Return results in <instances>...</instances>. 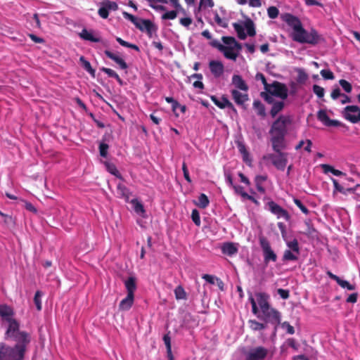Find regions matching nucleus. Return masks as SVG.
<instances>
[{
  "label": "nucleus",
  "instance_id": "4c0bfd02",
  "mask_svg": "<svg viewBox=\"0 0 360 360\" xmlns=\"http://www.w3.org/2000/svg\"><path fill=\"white\" fill-rule=\"evenodd\" d=\"M238 148L239 152L241 153V155L243 156V160L245 162H250L251 159L250 158V154H249L248 150L246 149L245 146L242 143H239Z\"/></svg>",
  "mask_w": 360,
  "mask_h": 360
},
{
  "label": "nucleus",
  "instance_id": "09e8293b",
  "mask_svg": "<svg viewBox=\"0 0 360 360\" xmlns=\"http://www.w3.org/2000/svg\"><path fill=\"white\" fill-rule=\"evenodd\" d=\"M116 41L122 46L131 48L132 49H134L136 51H139V48L136 44H130L120 37H117Z\"/></svg>",
  "mask_w": 360,
  "mask_h": 360
},
{
  "label": "nucleus",
  "instance_id": "c85d7f7f",
  "mask_svg": "<svg viewBox=\"0 0 360 360\" xmlns=\"http://www.w3.org/2000/svg\"><path fill=\"white\" fill-rule=\"evenodd\" d=\"M131 204L133 205L134 212L142 217H146V210L143 204L139 202L137 199H133L131 200Z\"/></svg>",
  "mask_w": 360,
  "mask_h": 360
},
{
  "label": "nucleus",
  "instance_id": "39448f33",
  "mask_svg": "<svg viewBox=\"0 0 360 360\" xmlns=\"http://www.w3.org/2000/svg\"><path fill=\"white\" fill-rule=\"evenodd\" d=\"M233 26L240 39H245L247 34L250 37H253L256 34L255 24L250 18H247L243 25L236 22L233 23Z\"/></svg>",
  "mask_w": 360,
  "mask_h": 360
},
{
  "label": "nucleus",
  "instance_id": "0e129e2a",
  "mask_svg": "<svg viewBox=\"0 0 360 360\" xmlns=\"http://www.w3.org/2000/svg\"><path fill=\"white\" fill-rule=\"evenodd\" d=\"M281 327L283 329L286 330V333L292 335L295 333V329L292 326H291L288 322L285 321L281 324Z\"/></svg>",
  "mask_w": 360,
  "mask_h": 360
},
{
  "label": "nucleus",
  "instance_id": "58836bf2",
  "mask_svg": "<svg viewBox=\"0 0 360 360\" xmlns=\"http://www.w3.org/2000/svg\"><path fill=\"white\" fill-rule=\"evenodd\" d=\"M248 323L250 328L255 331L262 330L266 328V324L259 323L255 320H250Z\"/></svg>",
  "mask_w": 360,
  "mask_h": 360
},
{
  "label": "nucleus",
  "instance_id": "7ed1b4c3",
  "mask_svg": "<svg viewBox=\"0 0 360 360\" xmlns=\"http://www.w3.org/2000/svg\"><path fill=\"white\" fill-rule=\"evenodd\" d=\"M292 39L301 44H316L319 41L320 36L318 32L312 29L307 32L302 27L295 33H292Z\"/></svg>",
  "mask_w": 360,
  "mask_h": 360
},
{
  "label": "nucleus",
  "instance_id": "72a5a7b5",
  "mask_svg": "<svg viewBox=\"0 0 360 360\" xmlns=\"http://www.w3.org/2000/svg\"><path fill=\"white\" fill-rule=\"evenodd\" d=\"M79 61L81 62L83 68L88 72L92 77H95L96 71L92 68L91 63L87 61L84 56H81L79 58Z\"/></svg>",
  "mask_w": 360,
  "mask_h": 360
},
{
  "label": "nucleus",
  "instance_id": "2eb2a0df",
  "mask_svg": "<svg viewBox=\"0 0 360 360\" xmlns=\"http://www.w3.org/2000/svg\"><path fill=\"white\" fill-rule=\"evenodd\" d=\"M271 134V142L272 143L273 150L276 153H280L283 149L285 148V135L270 134Z\"/></svg>",
  "mask_w": 360,
  "mask_h": 360
},
{
  "label": "nucleus",
  "instance_id": "338daca9",
  "mask_svg": "<svg viewBox=\"0 0 360 360\" xmlns=\"http://www.w3.org/2000/svg\"><path fill=\"white\" fill-rule=\"evenodd\" d=\"M255 79L257 81L260 80L262 82L265 90L267 89V87L270 84L267 83L266 79L262 73H260V72L257 73V75L255 76Z\"/></svg>",
  "mask_w": 360,
  "mask_h": 360
},
{
  "label": "nucleus",
  "instance_id": "4d7b16f0",
  "mask_svg": "<svg viewBox=\"0 0 360 360\" xmlns=\"http://www.w3.org/2000/svg\"><path fill=\"white\" fill-rule=\"evenodd\" d=\"M293 202L300 209V210L307 215L309 213V210L307 207L302 202V201L297 198H294Z\"/></svg>",
  "mask_w": 360,
  "mask_h": 360
},
{
  "label": "nucleus",
  "instance_id": "de8ad7c7",
  "mask_svg": "<svg viewBox=\"0 0 360 360\" xmlns=\"http://www.w3.org/2000/svg\"><path fill=\"white\" fill-rule=\"evenodd\" d=\"M42 295H43V293L39 290H37L34 295V302L38 311H40L41 309V298Z\"/></svg>",
  "mask_w": 360,
  "mask_h": 360
},
{
  "label": "nucleus",
  "instance_id": "e2e57ef3",
  "mask_svg": "<svg viewBox=\"0 0 360 360\" xmlns=\"http://www.w3.org/2000/svg\"><path fill=\"white\" fill-rule=\"evenodd\" d=\"M177 16V12L176 11H170L165 13L162 15L163 20H174Z\"/></svg>",
  "mask_w": 360,
  "mask_h": 360
},
{
  "label": "nucleus",
  "instance_id": "a211bd4d",
  "mask_svg": "<svg viewBox=\"0 0 360 360\" xmlns=\"http://www.w3.org/2000/svg\"><path fill=\"white\" fill-rule=\"evenodd\" d=\"M221 250L223 254L232 257L238 252V244L232 242H226L221 245Z\"/></svg>",
  "mask_w": 360,
  "mask_h": 360
},
{
  "label": "nucleus",
  "instance_id": "7c9ffc66",
  "mask_svg": "<svg viewBox=\"0 0 360 360\" xmlns=\"http://www.w3.org/2000/svg\"><path fill=\"white\" fill-rule=\"evenodd\" d=\"M233 189L237 194L240 195L243 198L251 200L256 205H259V202L253 196L244 191L243 187L241 186H233Z\"/></svg>",
  "mask_w": 360,
  "mask_h": 360
},
{
  "label": "nucleus",
  "instance_id": "ea45409f",
  "mask_svg": "<svg viewBox=\"0 0 360 360\" xmlns=\"http://www.w3.org/2000/svg\"><path fill=\"white\" fill-rule=\"evenodd\" d=\"M248 300L252 305V314L256 315L259 319V316L261 314V310L259 307H257L255 297L252 295H250Z\"/></svg>",
  "mask_w": 360,
  "mask_h": 360
},
{
  "label": "nucleus",
  "instance_id": "69168bd1",
  "mask_svg": "<svg viewBox=\"0 0 360 360\" xmlns=\"http://www.w3.org/2000/svg\"><path fill=\"white\" fill-rule=\"evenodd\" d=\"M320 73L325 79H333L335 78L334 74L330 70H322Z\"/></svg>",
  "mask_w": 360,
  "mask_h": 360
},
{
  "label": "nucleus",
  "instance_id": "aec40b11",
  "mask_svg": "<svg viewBox=\"0 0 360 360\" xmlns=\"http://www.w3.org/2000/svg\"><path fill=\"white\" fill-rule=\"evenodd\" d=\"M212 101L217 107H219L221 109L228 108L235 110L233 105L226 97L217 98L215 96H212Z\"/></svg>",
  "mask_w": 360,
  "mask_h": 360
},
{
  "label": "nucleus",
  "instance_id": "3c124183",
  "mask_svg": "<svg viewBox=\"0 0 360 360\" xmlns=\"http://www.w3.org/2000/svg\"><path fill=\"white\" fill-rule=\"evenodd\" d=\"M163 340L167 347V353L169 356L170 360H173V357L172 355V349H171V339L168 335H165L163 337Z\"/></svg>",
  "mask_w": 360,
  "mask_h": 360
},
{
  "label": "nucleus",
  "instance_id": "f3484780",
  "mask_svg": "<svg viewBox=\"0 0 360 360\" xmlns=\"http://www.w3.org/2000/svg\"><path fill=\"white\" fill-rule=\"evenodd\" d=\"M209 68L214 77H220L224 71V66L219 60H212L209 62Z\"/></svg>",
  "mask_w": 360,
  "mask_h": 360
},
{
  "label": "nucleus",
  "instance_id": "473e14b6",
  "mask_svg": "<svg viewBox=\"0 0 360 360\" xmlns=\"http://www.w3.org/2000/svg\"><path fill=\"white\" fill-rule=\"evenodd\" d=\"M252 106L259 116H261L262 117H264L266 116L265 107L260 101L255 100L252 103Z\"/></svg>",
  "mask_w": 360,
  "mask_h": 360
},
{
  "label": "nucleus",
  "instance_id": "680f3d73",
  "mask_svg": "<svg viewBox=\"0 0 360 360\" xmlns=\"http://www.w3.org/2000/svg\"><path fill=\"white\" fill-rule=\"evenodd\" d=\"M103 6L108 11H116L118 8V6L116 2L107 1L103 3Z\"/></svg>",
  "mask_w": 360,
  "mask_h": 360
},
{
  "label": "nucleus",
  "instance_id": "dca6fc26",
  "mask_svg": "<svg viewBox=\"0 0 360 360\" xmlns=\"http://www.w3.org/2000/svg\"><path fill=\"white\" fill-rule=\"evenodd\" d=\"M317 117L326 127H340L341 126V122L336 120H330L326 112L323 110H320L317 113Z\"/></svg>",
  "mask_w": 360,
  "mask_h": 360
},
{
  "label": "nucleus",
  "instance_id": "a878e982",
  "mask_svg": "<svg viewBox=\"0 0 360 360\" xmlns=\"http://www.w3.org/2000/svg\"><path fill=\"white\" fill-rule=\"evenodd\" d=\"M231 95L234 101L238 105H243L245 101L248 100V95L246 93H241L237 89L231 90Z\"/></svg>",
  "mask_w": 360,
  "mask_h": 360
},
{
  "label": "nucleus",
  "instance_id": "bb28decb",
  "mask_svg": "<svg viewBox=\"0 0 360 360\" xmlns=\"http://www.w3.org/2000/svg\"><path fill=\"white\" fill-rule=\"evenodd\" d=\"M79 36L81 39L91 42L101 41V38L99 37L94 36L93 34V31H88L85 28L82 30V32L79 34Z\"/></svg>",
  "mask_w": 360,
  "mask_h": 360
},
{
  "label": "nucleus",
  "instance_id": "a19ab883",
  "mask_svg": "<svg viewBox=\"0 0 360 360\" xmlns=\"http://www.w3.org/2000/svg\"><path fill=\"white\" fill-rule=\"evenodd\" d=\"M0 360H9L8 346L0 343Z\"/></svg>",
  "mask_w": 360,
  "mask_h": 360
},
{
  "label": "nucleus",
  "instance_id": "e433bc0d",
  "mask_svg": "<svg viewBox=\"0 0 360 360\" xmlns=\"http://www.w3.org/2000/svg\"><path fill=\"white\" fill-rule=\"evenodd\" d=\"M285 243L289 250H291L295 253L300 254L299 243L296 238L288 240Z\"/></svg>",
  "mask_w": 360,
  "mask_h": 360
},
{
  "label": "nucleus",
  "instance_id": "9d476101",
  "mask_svg": "<svg viewBox=\"0 0 360 360\" xmlns=\"http://www.w3.org/2000/svg\"><path fill=\"white\" fill-rule=\"evenodd\" d=\"M342 117L351 123L360 122V107L356 105H347L342 111Z\"/></svg>",
  "mask_w": 360,
  "mask_h": 360
},
{
  "label": "nucleus",
  "instance_id": "c03bdc74",
  "mask_svg": "<svg viewBox=\"0 0 360 360\" xmlns=\"http://www.w3.org/2000/svg\"><path fill=\"white\" fill-rule=\"evenodd\" d=\"M108 172H109L111 174L115 176L119 179H122L120 172L117 169L115 165L107 162L105 164Z\"/></svg>",
  "mask_w": 360,
  "mask_h": 360
},
{
  "label": "nucleus",
  "instance_id": "8fccbe9b",
  "mask_svg": "<svg viewBox=\"0 0 360 360\" xmlns=\"http://www.w3.org/2000/svg\"><path fill=\"white\" fill-rule=\"evenodd\" d=\"M337 283L342 288H346L348 290H355V285L350 284L348 281L342 280L340 278Z\"/></svg>",
  "mask_w": 360,
  "mask_h": 360
},
{
  "label": "nucleus",
  "instance_id": "0eeeda50",
  "mask_svg": "<svg viewBox=\"0 0 360 360\" xmlns=\"http://www.w3.org/2000/svg\"><path fill=\"white\" fill-rule=\"evenodd\" d=\"M263 160H271L276 169L283 171L288 162V153L282 151L276 154L269 153L263 156Z\"/></svg>",
  "mask_w": 360,
  "mask_h": 360
},
{
  "label": "nucleus",
  "instance_id": "9b49d317",
  "mask_svg": "<svg viewBox=\"0 0 360 360\" xmlns=\"http://www.w3.org/2000/svg\"><path fill=\"white\" fill-rule=\"evenodd\" d=\"M28 344L17 342L13 347L8 346L9 360H22Z\"/></svg>",
  "mask_w": 360,
  "mask_h": 360
},
{
  "label": "nucleus",
  "instance_id": "79ce46f5",
  "mask_svg": "<svg viewBox=\"0 0 360 360\" xmlns=\"http://www.w3.org/2000/svg\"><path fill=\"white\" fill-rule=\"evenodd\" d=\"M174 295L176 300L186 299V292L181 285H178L174 289Z\"/></svg>",
  "mask_w": 360,
  "mask_h": 360
},
{
  "label": "nucleus",
  "instance_id": "6e6d98bb",
  "mask_svg": "<svg viewBox=\"0 0 360 360\" xmlns=\"http://www.w3.org/2000/svg\"><path fill=\"white\" fill-rule=\"evenodd\" d=\"M340 85L347 93H350L352 90V84L345 79H340L339 81Z\"/></svg>",
  "mask_w": 360,
  "mask_h": 360
},
{
  "label": "nucleus",
  "instance_id": "f704fd0d",
  "mask_svg": "<svg viewBox=\"0 0 360 360\" xmlns=\"http://www.w3.org/2000/svg\"><path fill=\"white\" fill-rule=\"evenodd\" d=\"M300 254L295 253L291 250H285L283 252L282 260L283 262L297 261Z\"/></svg>",
  "mask_w": 360,
  "mask_h": 360
},
{
  "label": "nucleus",
  "instance_id": "f257e3e1",
  "mask_svg": "<svg viewBox=\"0 0 360 360\" xmlns=\"http://www.w3.org/2000/svg\"><path fill=\"white\" fill-rule=\"evenodd\" d=\"M13 310L6 304H0V316L8 323L6 332V338H12L17 342H30V335L25 331L19 330L18 322L13 318Z\"/></svg>",
  "mask_w": 360,
  "mask_h": 360
},
{
  "label": "nucleus",
  "instance_id": "13d9d810",
  "mask_svg": "<svg viewBox=\"0 0 360 360\" xmlns=\"http://www.w3.org/2000/svg\"><path fill=\"white\" fill-rule=\"evenodd\" d=\"M313 92L319 98H321L324 96L325 90L323 87L314 84L313 86Z\"/></svg>",
  "mask_w": 360,
  "mask_h": 360
},
{
  "label": "nucleus",
  "instance_id": "5fc2aeb1",
  "mask_svg": "<svg viewBox=\"0 0 360 360\" xmlns=\"http://www.w3.org/2000/svg\"><path fill=\"white\" fill-rule=\"evenodd\" d=\"M214 21L216 23L221 27H226L228 26V23L226 19L221 18L219 17L217 13H214Z\"/></svg>",
  "mask_w": 360,
  "mask_h": 360
},
{
  "label": "nucleus",
  "instance_id": "4be33fe9",
  "mask_svg": "<svg viewBox=\"0 0 360 360\" xmlns=\"http://www.w3.org/2000/svg\"><path fill=\"white\" fill-rule=\"evenodd\" d=\"M222 41L224 43L225 47H230L232 49H236L237 51H240L242 49V46L239 44L234 37H223Z\"/></svg>",
  "mask_w": 360,
  "mask_h": 360
},
{
  "label": "nucleus",
  "instance_id": "bf43d9fd",
  "mask_svg": "<svg viewBox=\"0 0 360 360\" xmlns=\"http://www.w3.org/2000/svg\"><path fill=\"white\" fill-rule=\"evenodd\" d=\"M191 219L196 226L200 225V217L199 212L197 210H193L191 213Z\"/></svg>",
  "mask_w": 360,
  "mask_h": 360
},
{
  "label": "nucleus",
  "instance_id": "4468645a",
  "mask_svg": "<svg viewBox=\"0 0 360 360\" xmlns=\"http://www.w3.org/2000/svg\"><path fill=\"white\" fill-rule=\"evenodd\" d=\"M281 18L292 29V33H295L302 27L300 20L290 13L282 14Z\"/></svg>",
  "mask_w": 360,
  "mask_h": 360
},
{
  "label": "nucleus",
  "instance_id": "b1692460",
  "mask_svg": "<svg viewBox=\"0 0 360 360\" xmlns=\"http://www.w3.org/2000/svg\"><path fill=\"white\" fill-rule=\"evenodd\" d=\"M134 301V295H128L125 298H124L119 304V309L121 311H128L129 310Z\"/></svg>",
  "mask_w": 360,
  "mask_h": 360
},
{
  "label": "nucleus",
  "instance_id": "774afa93",
  "mask_svg": "<svg viewBox=\"0 0 360 360\" xmlns=\"http://www.w3.org/2000/svg\"><path fill=\"white\" fill-rule=\"evenodd\" d=\"M165 101L168 103L172 104V108L173 111H175L179 107H180L179 103L176 100H174L172 97H166Z\"/></svg>",
  "mask_w": 360,
  "mask_h": 360
},
{
  "label": "nucleus",
  "instance_id": "f03ea898",
  "mask_svg": "<svg viewBox=\"0 0 360 360\" xmlns=\"http://www.w3.org/2000/svg\"><path fill=\"white\" fill-rule=\"evenodd\" d=\"M122 15L125 19L131 22L140 31L146 32L149 37H152L157 30L156 26L150 20L139 18L127 11H123Z\"/></svg>",
  "mask_w": 360,
  "mask_h": 360
},
{
  "label": "nucleus",
  "instance_id": "c9c22d12",
  "mask_svg": "<svg viewBox=\"0 0 360 360\" xmlns=\"http://www.w3.org/2000/svg\"><path fill=\"white\" fill-rule=\"evenodd\" d=\"M210 204V200L207 198V196L204 194L201 193L198 198V201L195 202V205L202 209L206 208Z\"/></svg>",
  "mask_w": 360,
  "mask_h": 360
},
{
  "label": "nucleus",
  "instance_id": "20e7f679",
  "mask_svg": "<svg viewBox=\"0 0 360 360\" xmlns=\"http://www.w3.org/2000/svg\"><path fill=\"white\" fill-rule=\"evenodd\" d=\"M292 122V119L289 115H280L272 124L269 130V134H276L286 135L288 132V126Z\"/></svg>",
  "mask_w": 360,
  "mask_h": 360
},
{
  "label": "nucleus",
  "instance_id": "423d86ee",
  "mask_svg": "<svg viewBox=\"0 0 360 360\" xmlns=\"http://www.w3.org/2000/svg\"><path fill=\"white\" fill-rule=\"evenodd\" d=\"M259 243L262 250L265 264L267 265L270 262H276L277 255L272 250L268 239L263 236H260L259 237Z\"/></svg>",
  "mask_w": 360,
  "mask_h": 360
},
{
  "label": "nucleus",
  "instance_id": "1a4fd4ad",
  "mask_svg": "<svg viewBox=\"0 0 360 360\" xmlns=\"http://www.w3.org/2000/svg\"><path fill=\"white\" fill-rule=\"evenodd\" d=\"M265 91L281 100H285L288 96V89L285 84L278 82H274L269 84Z\"/></svg>",
  "mask_w": 360,
  "mask_h": 360
},
{
  "label": "nucleus",
  "instance_id": "c756f323",
  "mask_svg": "<svg viewBox=\"0 0 360 360\" xmlns=\"http://www.w3.org/2000/svg\"><path fill=\"white\" fill-rule=\"evenodd\" d=\"M283 101L284 100L275 101L272 104V108L270 111V114L272 117H275L278 114V112H280L283 109L285 106V103Z\"/></svg>",
  "mask_w": 360,
  "mask_h": 360
},
{
  "label": "nucleus",
  "instance_id": "5701e85b",
  "mask_svg": "<svg viewBox=\"0 0 360 360\" xmlns=\"http://www.w3.org/2000/svg\"><path fill=\"white\" fill-rule=\"evenodd\" d=\"M220 48V51L223 53L225 58L233 61L236 60L239 51H237L236 49H232V48L230 49V47H225L224 46H221Z\"/></svg>",
  "mask_w": 360,
  "mask_h": 360
},
{
  "label": "nucleus",
  "instance_id": "412c9836",
  "mask_svg": "<svg viewBox=\"0 0 360 360\" xmlns=\"http://www.w3.org/2000/svg\"><path fill=\"white\" fill-rule=\"evenodd\" d=\"M104 53H105V55L108 58H109L111 60H112L113 61H115L120 66V68L121 69L126 70L128 68L126 62L122 58H120L119 56H117V54H115L108 50L105 51Z\"/></svg>",
  "mask_w": 360,
  "mask_h": 360
},
{
  "label": "nucleus",
  "instance_id": "49530a36",
  "mask_svg": "<svg viewBox=\"0 0 360 360\" xmlns=\"http://www.w3.org/2000/svg\"><path fill=\"white\" fill-rule=\"evenodd\" d=\"M117 191L120 195H121L122 197L125 198L126 199H128L129 197V189L123 184H118L117 185Z\"/></svg>",
  "mask_w": 360,
  "mask_h": 360
},
{
  "label": "nucleus",
  "instance_id": "2f4dec72",
  "mask_svg": "<svg viewBox=\"0 0 360 360\" xmlns=\"http://www.w3.org/2000/svg\"><path fill=\"white\" fill-rule=\"evenodd\" d=\"M321 167L323 169V172L325 174H328V173L330 172L333 175L337 176H342L346 175L345 173H344L338 169H335L333 167H332L330 165L322 164V165H321Z\"/></svg>",
  "mask_w": 360,
  "mask_h": 360
},
{
  "label": "nucleus",
  "instance_id": "a18cd8bd",
  "mask_svg": "<svg viewBox=\"0 0 360 360\" xmlns=\"http://www.w3.org/2000/svg\"><path fill=\"white\" fill-rule=\"evenodd\" d=\"M103 72H105L108 77L115 78L119 83H122V79L115 71L110 68H103Z\"/></svg>",
  "mask_w": 360,
  "mask_h": 360
},
{
  "label": "nucleus",
  "instance_id": "393cba45",
  "mask_svg": "<svg viewBox=\"0 0 360 360\" xmlns=\"http://www.w3.org/2000/svg\"><path fill=\"white\" fill-rule=\"evenodd\" d=\"M124 283L127 291V294L134 295V292L137 288L136 278L134 276H130L124 281Z\"/></svg>",
  "mask_w": 360,
  "mask_h": 360
},
{
  "label": "nucleus",
  "instance_id": "f8f14e48",
  "mask_svg": "<svg viewBox=\"0 0 360 360\" xmlns=\"http://www.w3.org/2000/svg\"><path fill=\"white\" fill-rule=\"evenodd\" d=\"M266 206L267 209L273 214L276 215L277 219H284L285 221H289L290 219V215L288 211L276 203L274 201H269Z\"/></svg>",
  "mask_w": 360,
  "mask_h": 360
},
{
  "label": "nucleus",
  "instance_id": "603ef678",
  "mask_svg": "<svg viewBox=\"0 0 360 360\" xmlns=\"http://www.w3.org/2000/svg\"><path fill=\"white\" fill-rule=\"evenodd\" d=\"M260 96L269 104H273L275 102L273 98L274 96L266 91L261 92Z\"/></svg>",
  "mask_w": 360,
  "mask_h": 360
},
{
  "label": "nucleus",
  "instance_id": "864d4df0",
  "mask_svg": "<svg viewBox=\"0 0 360 360\" xmlns=\"http://www.w3.org/2000/svg\"><path fill=\"white\" fill-rule=\"evenodd\" d=\"M267 14L270 18L274 19L278 17L279 11L276 6H270L267 8Z\"/></svg>",
  "mask_w": 360,
  "mask_h": 360
},
{
  "label": "nucleus",
  "instance_id": "6ab92c4d",
  "mask_svg": "<svg viewBox=\"0 0 360 360\" xmlns=\"http://www.w3.org/2000/svg\"><path fill=\"white\" fill-rule=\"evenodd\" d=\"M269 295L266 292H256L255 294L257 305L259 306L260 310L270 305L269 302Z\"/></svg>",
  "mask_w": 360,
  "mask_h": 360
},
{
  "label": "nucleus",
  "instance_id": "ddd939ff",
  "mask_svg": "<svg viewBox=\"0 0 360 360\" xmlns=\"http://www.w3.org/2000/svg\"><path fill=\"white\" fill-rule=\"evenodd\" d=\"M268 354V350L264 347H257L250 349L245 354V360H264Z\"/></svg>",
  "mask_w": 360,
  "mask_h": 360
},
{
  "label": "nucleus",
  "instance_id": "37998d69",
  "mask_svg": "<svg viewBox=\"0 0 360 360\" xmlns=\"http://www.w3.org/2000/svg\"><path fill=\"white\" fill-rule=\"evenodd\" d=\"M297 82L300 84H304L308 79V75L306 73L304 69L298 68L297 70Z\"/></svg>",
  "mask_w": 360,
  "mask_h": 360
},
{
  "label": "nucleus",
  "instance_id": "052dcab7",
  "mask_svg": "<svg viewBox=\"0 0 360 360\" xmlns=\"http://www.w3.org/2000/svg\"><path fill=\"white\" fill-rule=\"evenodd\" d=\"M109 146L105 143H101L99 145V153L101 157L106 158Z\"/></svg>",
  "mask_w": 360,
  "mask_h": 360
},
{
  "label": "nucleus",
  "instance_id": "6e6552de",
  "mask_svg": "<svg viewBox=\"0 0 360 360\" xmlns=\"http://www.w3.org/2000/svg\"><path fill=\"white\" fill-rule=\"evenodd\" d=\"M259 319L266 323L277 325L280 323L281 314L277 310L269 305L266 308L261 309V314L259 316Z\"/></svg>",
  "mask_w": 360,
  "mask_h": 360
},
{
  "label": "nucleus",
  "instance_id": "cd10ccee",
  "mask_svg": "<svg viewBox=\"0 0 360 360\" xmlns=\"http://www.w3.org/2000/svg\"><path fill=\"white\" fill-rule=\"evenodd\" d=\"M232 84L240 90L244 91H247L248 90V85L240 75H235L233 76Z\"/></svg>",
  "mask_w": 360,
  "mask_h": 360
}]
</instances>
